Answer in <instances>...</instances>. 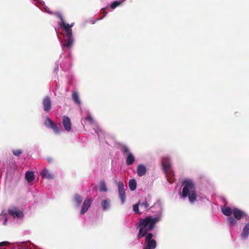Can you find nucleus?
<instances>
[{
	"mask_svg": "<svg viewBox=\"0 0 249 249\" xmlns=\"http://www.w3.org/2000/svg\"><path fill=\"white\" fill-rule=\"evenodd\" d=\"M43 109L46 112H49L52 107V102L49 96L45 97L42 102Z\"/></svg>",
	"mask_w": 249,
	"mask_h": 249,
	"instance_id": "obj_7",
	"label": "nucleus"
},
{
	"mask_svg": "<svg viewBox=\"0 0 249 249\" xmlns=\"http://www.w3.org/2000/svg\"><path fill=\"white\" fill-rule=\"evenodd\" d=\"M47 160H48V162H51L52 161H53V159H52V158H48V159H47Z\"/></svg>",
	"mask_w": 249,
	"mask_h": 249,
	"instance_id": "obj_34",
	"label": "nucleus"
},
{
	"mask_svg": "<svg viewBox=\"0 0 249 249\" xmlns=\"http://www.w3.org/2000/svg\"><path fill=\"white\" fill-rule=\"evenodd\" d=\"M232 214H233L234 218L237 220H239L242 217L246 216V214L244 212L236 208H233Z\"/></svg>",
	"mask_w": 249,
	"mask_h": 249,
	"instance_id": "obj_9",
	"label": "nucleus"
},
{
	"mask_svg": "<svg viewBox=\"0 0 249 249\" xmlns=\"http://www.w3.org/2000/svg\"><path fill=\"white\" fill-rule=\"evenodd\" d=\"M140 207L143 211H147L148 210L149 204L147 201L145 200L144 201L141 202L140 201Z\"/></svg>",
	"mask_w": 249,
	"mask_h": 249,
	"instance_id": "obj_22",
	"label": "nucleus"
},
{
	"mask_svg": "<svg viewBox=\"0 0 249 249\" xmlns=\"http://www.w3.org/2000/svg\"><path fill=\"white\" fill-rule=\"evenodd\" d=\"M106 8H103L102 9V11L104 13V15L102 16V17L101 18H100V19L103 18L106 16V15L107 14V12L106 11Z\"/></svg>",
	"mask_w": 249,
	"mask_h": 249,
	"instance_id": "obj_31",
	"label": "nucleus"
},
{
	"mask_svg": "<svg viewBox=\"0 0 249 249\" xmlns=\"http://www.w3.org/2000/svg\"><path fill=\"white\" fill-rule=\"evenodd\" d=\"M237 219H236L235 218H233L232 217H230L229 216L228 218H227V221L228 222V223L229 224V225H230V226H234L236 223H237Z\"/></svg>",
	"mask_w": 249,
	"mask_h": 249,
	"instance_id": "obj_23",
	"label": "nucleus"
},
{
	"mask_svg": "<svg viewBox=\"0 0 249 249\" xmlns=\"http://www.w3.org/2000/svg\"><path fill=\"white\" fill-rule=\"evenodd\" d=\"M140 205V201H139L137 204H135L133 206V211L137 214H140L141 213L139 211V207Z\"/></svg>",
	"mask_w": 249,
	"mask_h": 249,
	"instance_id": "obj_26",
	"label": "nucleus"
},
{
	"mask_svg": "<svg viewBox=\"0 0 249 249\" xmlns=\"http://www.w3.org/2000/svg\"><path fill=\"white\" fill-rule=\"evenodd\" d=\"M221 210L224 215L230 216L232 214L233 209H231L229 207H225L222 208Z\"/></svg>",
	"mask_w": 249,
	"mask_h": 249,
	"instance_id": "obj_17",
	"label": "nucleus"
},
{
	"mask_svg": "<svg viewBox=\"0 0 249 249\" xmlns=\"http://www.w3.org/2000/svg\"><path fill=\"white\" fill-rule=\"evenodd\" d=\"M72 99L75 104L80 105L81 101L79 98L78 94L76 91L73 92L72 94Z\"/></svg>",
	"mask_w": 249,
	"mask_h": 249,
	"instance_id": "obj_18",
	"label": "nucleus"
},
{
	"mask_svg": "<svg viewBox=\"0 0 249 249\" xmlns=\"http://www.w3.org/2000/svg\"><path fill=\"white\" fill-rule=\"evenodd\" d=\"M146 172V167L143 165H139L137 169V174L139 177L144 175Z\"/></svg>",
	"mask_w": 249,
	"mask_h": 249,
	"instance_id": "obj_13",
	"label": "nucleus"
},
{
	"mask_svg": "<svg viewBox=\"0 0 249 249\" xmlns=\"http://www.w3.org/2000/svg\"><path fill=\"white\" fill-rule=\"evenodd\" d=\"M91 199H86L84 200L80 212L81 214H84L88 211L89 208L91 206Z\"/></svg>",
	"mask_w": 249,
	"mask_h": 249,
	"instance_id": "obj_10",
	"label": "nucleus"
},
{
	"mask_svg": "<svg viewBox=\"0 0 249 249\" xmlns=\"http://www.w3.org/2000/svg\"><path fill=\"white\" fill-rule=\"evenodd\" d=\"M25 179L28 182H32L35 179L34 173L32 171H27L25 174Z\"/></svg>",
	"mask_w": 249,
	"mask_h": 249,
	"instance_id": "obj_14",
	"label": "nucleus"
},
{
	"mask_svg": "<svg viewBox=\"0 0 249 249\" xmlns=\"http://www.w3.org/2000/svg\"><path fill=\"white\" fill-rule=\"evenodd\" d=\"M7 218L6 217H4V221H3V224L4 225H6L7 224Z\"/></svg>",
	"mask_w": 249,
	"mask_h": 249,
	"instance_id": "obj_33",
	"label": "nucleus"
},
{
	"mask_svg": "<svg viewBox=\"0 0 249 249\" xmlns=\"http://www.w3.org/2000/svg\"><path fill=\"white\" fill-rule=\"evenodd\" d=\"M102 206L104 211H106L109 206V202L106 199H103L101 201Z\"/></svg>",
	"mask_w": 249,
	"mask_h": 249,
	"instance_id": "obj_25",
	"label": "nucleus"
},
{
	"mask_svg": "<svg viewBox=\"0 0 249 249\" xmlns=\"http://www.w3.org/2000/svg\"><path fill=\"white\" fill-rule=\"evenodd\" d=\"M63 124L65 129L67 131H70L71 127V124L70 119L67 116H64L63 118Z\"/></svg>",
	"mask_w": 249,
	"mask_h": 249,
	"instance_id": "obj_11",
	"label": "nucleus"
},
{
	"mask_svg": "<svg viewBox=\"0 0 249 249\" xmlns=\"http://www.w3.org/2000/svg\"><path fill=\"white\" fill-rule=\"evenodd\" d=\"M135 161V157L132 153H129L126 159V163L127 165H130Z\"/></svg>",
	"mask_w": 249,
	"mask_h": 249,
	"instance_id": "obj_16",
	"label": "nucleus"
},
{
	"mask_svg": "<svg viewBox=\"0 0 249 249\" xmlns=\"http://www.w3.org/2000/svg\"><path fill=\"white\" fill-rule=\"evenodd\" d=\"M41 175L42 178L47 179H52L54 178V175L46 169L43 170L41 172Z\"/></svg>",
	"mask_w": 249,
	"mask_h": 249,
	"instance_id": "obj_12",
	"label": "nucleus"
},
{
	"mask_svg": "<svg viewBox=\"0 0 249 249\" xmlns=\"http://www.w3.org/2000/svg\"><path fill=\"white\" fill-rule=\"evenodd\" d=\"M249 234V223L246 224L242 232L241 233V236L243 238H247Z\"/></svg>",
	"mask_w": 249,
	"mask_h": 249,
	"instance_id": "obj_15",
	"label": "nucleus"
},
{
	"mask_svg": "<svg viewBox=\"0 0 249 249\" xmlns=\"http://www.w3.org/2000/svg\"><path fill=\"white\" fill-rule=\"evenodd\" d=\"M162 165L163 167V169L164 171V172L168 175H169L171 177L174 176V173L173 171L172 170L171 167V164L170 161H169L168 160L166 162L165 161L163 160V159L162 160Z\"/></svg>",
	"mask_w": 249,
	"mask_h": 249,
	"instance_id": "obj_6",
	"label": "nucleus"
},
{
	"mask_svg": "<svg viewBox=\"0 0 249 249\" xmlns=\"http://www.w3.org/2000/svg\"><path fill=\"white\" fill-rule=\"evenodd\" d=\"M86 119L90 123H92L93 122V119L91 116H88L86 117Z\"/></svg>",
	"mask_w": 249,
	"mask_h": 249,
	"instance_id": "obj_30",
	"label": "nucleus"
},
{
	"mask_svg": "<svg viewBox=\"0 0 249 249\" xmlns=\"http://www.w3.org/2000/svg\"><path fill=\"white\" fill-rule=\"evenodd\" d=\"M121 151L124 154H128L129 152V148L126 146H123L121 148Z\"/></svg>",
	"mask_w": 249,
	"mask_h": 249,
	"instance_id": "obj_28",
	"label": "nucleus"
},
{
	"mask_svg": "<svg viewBox=\"0 0 249 249\" xmlns=\"http://www.w3.org/2000/svg\"><path fill=\"white\" fill-rule=\"evenodd\" d=\"M49 119H51L50 118H47L46 119V121L45 122V125L47 126V127H49L50 125H51V123L50 122H49Z\"/></svg>",
	"mask_w": 249,
	"mask_h": 249,
	"instance_id": "obj_32",
	"label": "nucleus"
},
{
	"mask_svg": "<svg viewBox=\"0 0 249 249\" xmlns=\"http://www.w3.org/2000/svg\"><path fill=\"white\" fill-rule=\"evenodd\" d=\"M8 213L10 215L13 216V217L21 218L23 216L22 212L18 210L15 207L8 209Z\"/></svg>",
	"mask_w": 249,
	"mask_h": 249,
	"instance_id": "obj_8",
	"label": "nucleus"
},
{
	"mask_svg": "<svg viewBox=\"0 0 249 249\" xmlns=\"http://www.w3.org/2000/svg\"><path fill=\"white\" fill-rule=\"evenodd\" d=\"M48 120H49V122H50L51 123V125H50L49 127L51 128L52 129H53V131L55 133H58L59 132V130L58 126L56 125V124L54 123H53L51 120V119H49Z\"/></svg>",
	"mask_w": 249,
	"mask_h": 249,
	"instance_id": "obj_21",
	"label": "nucleus"
},
{
	"mask_svg": "<svg viewBox=\"0 0 249 249\" xmlns=\"http://www.w3.org/2000/svg\"><path fill=\"white\" fill-rule=\"evenodd\" d=\"M145 236L144 248L146 249H155L157 246V243L155 240L152 239L153 234L152 233H149Z\"/></svg>",
	"mask_w": 249,
	"mask_h": 249,
	"instance_id": "obj_4",
	"label": "nucleus"
},
{
	"mask_svg": "<svg viewBox=\"0 0 249 249\" xmlns=\"http://www.w3.org/2000/svg\"><path fill=\"white\" fill-rule=\"evenodd\" d=\"M47 12L48 13H49V14H51V15H52V14H54V13H53V12H51L50 11L47 10Z\"/></svg>",
	"mask_w": 249,
	"mask_h": 249,
	"instance_id": "obj_35",
	"label": "nucleus"
},
{
	"mask_svg": "<svg viewBox=\"0 0 249 249\" xmlns=\"http://www.w3.org/2000/svg\"><path fill=\"white\" fill-rule=\"evenodd\" d=\"M53 14L60 19L61 21L60 26L66 32L65 35H64V40L63 46L64 49L68 50L72 46L73 43L72 32L71 29L73 24L70 25L69 24L66 23L61 13L56 12Z\"/></svg>",
	"mask_w": 249,
	"mask_h": 249,
	"instance_id": "obj_2",
	"label": "nucleus"
},
{
	"mask_svg": "<svg viewBox=\"0 0 249 249\" xmlns=\"http://www.w3.org/2000/svg\"><path fill=\"white\" fill-rule=\"evenodd\" d=\"M129 187L131 191H134L137 187V183L134 179H132L129 181Z\"/></svg>",
	"mask_w": 249,
	"mask_h": 249,
	"instance_id": "obj_20",
	"label": "nucleus"
},
{
	"mask_svg": "<svg viewBox=\"0 0 249 249\" xmlns=\"http://www.w3.org/2000/svg\"><path fill=\"white\" fill-rule=\"evenodd\" d=\"M99 190L101 192H106L107 191V188L104 181L101 182Z\"/></svg>",
	"mask_w": 249,
	"mask_h": 249,
	"instance_id": "obj_27",
	"label": "nucleus"
},
{
	"mask_svg": "<svg viewBox=\"0 0 249 249\" xmlns=\"http://www.w3.org/2000/svg\"><path fill=\"white\" fill-rule=\"evenodd\" d=\"M160 220L159 217L152 216H147L144 218L140 219L139 222L137 224V228L139 230L137 238H141L149 233L148 232L154 229L156 223Z\"/></svg>",
	"mask_w": 249,
	"mask_h": 249,
	"instance_id": "obj_1",
	"label": "nucleus"
},
{
	"mask_svg": "<svg viewBox=\"0 0 249 249\" xmlns=\"http://www.w3.org/2000/svg\"><path fill=\"white\" fill-rule=\"evenodd\" d=\"M183 186L181 197L183 198L188 197L191 203L197 201V192L194 182L190 179H185L182 183Z\"/></svg>",
	"mask_w": 249,
	"mask_h": 249,
	"instance_id": "obj_3",
	"label": "nucleus"
},
{
	"mask_svg": "<svg viewBox=\"0 0 249 249\" xmlns=\"http://www.w3.org/2000/svg\"><path fill=\"white\" fill-rule=\"evenodd\" d=\"M22 153V151L21 149H16L13 150V154L16 156H19Z\"/></svg>",
	"mask_w": 249,
	"mask_h": 249,
	"instance_id": "obj_29",
	"label": "nucleus"
},
{
	"mask_svg": "<svg viewBox=\"0 0 249 249\" xmlns=\"http://www.w3.org/2000/svg\"><path fill=\"white\" fill-rule=\"evenodd\" d=\"M118 188L119 196L121 199L122 203H124L126 198V195L124 189V185L122 181H119L118 183Z\"/></svg>",
	"mask_w": 249,
	"mask_h": 249,
	"instance_id": "obj_5",
	"label": "nucleus"
},
{
	"mask_svg": "<svg viewBox=\"0 0 249 249\" xmlns=\"http://www.w3.org/2000/svg\"><path fill=\"white\" fill-rule=\"evenodd\" d=\"M74 200L75 202L78 206H79L81 204V203L83 200V198L80 196H79L78 194H75L74 196Z\"/></svg>",
	"mask_w": 249,
	"mask_h": 249,
	"instance_id": "obj_24",
	"label": "nucleus"
},
{
	"mask_svg": "<svg viewBox=\"0 0 249 249\" xmlns=\"http://www.w3.org/2000/svg\"><path fill=\"white\" fill-rule=\"evenodd\" d=\"M124 1V0L114 1L110 4V7L112 9H114L117 7L121 5Z\"/></svg>",
	"mask_w": 249,
	"mask_h": 249,
	"instance_id": "obj_19",
	"label": "nucleus"
}]
</instances>
